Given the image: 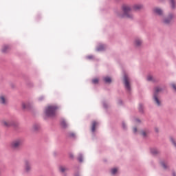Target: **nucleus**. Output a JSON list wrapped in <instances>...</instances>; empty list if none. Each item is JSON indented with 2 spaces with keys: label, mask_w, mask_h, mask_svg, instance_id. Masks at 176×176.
Here are the masks:
<instances>
[{
  "label": "nucleus",
  "mask_w": 176,
  "mask_h": 176,
  "mask_svg": "<svg viewBox=\"0 0 176 176\" xmlns=\"http://www.w3.org/2000/svg\"><path fill=\"white\" fill-rule=\"evenodd\" d=\"M123 127H124V124H123Z\"/></svg>",
  "instance_id": "obj_38"
},
{
  "label": "nucleus",
  "mask_w": 176,
  "mask_h": 176,
  "mask_svg": "<svg viewBox=\"0 0 176 176\" xmlns=\"http://www.w3.org/2000/svg\"><path fill=\"white\" fill-rule=\"evenodd\" d=\"M78 160H79V162H83V157L82 156V155H80L78 156Z\"/></svg>",
  "instance_id": "obj_27"
},
{
  "label": "nucleus",
  "mask_w": 176,
  "mask_h": 176,
  "mask_svg": "<svg viewBox=\"0 0 176 176\" xmlns=\"http://www.w3.org/2000/svg\"><path fill=\"white\" fill-rule=\"evenodd\" d=\"M56 109H57V107L56 106H48L45 109V115L48 117L54 116L56 114Z\"/></svg>",
  "instance_id": "obj_2"
},
{
  "label": "nucleus",
  "mask_w": 176,
  "mask_h": 176,
  "mask_svg": "<svg viewBox=\"0 0 176 176\" xmlns=\"http://www.w3.org/2000/svg\"><path fill=\"white\" fill-rule=\"evenodd\" d=\"M124 85L126 89V90H128L129 91H130L131 90V87H130V80L129 78V77L127 76V75L124 76Z\"/></svg>",
  "instance_id": "obj_6"
},
{
  "label": "nucleus",
  "mask_w": 176,
  "mask_h": 176,
  "mask_svg": "<svg viewBox=\"0 0 176 176\" xmlns=\"http://www.w3.org/2000/svg\"><path fill=\"white\" fill-rule=\"evenodd\" d=\"M59 170H60V173H65V171H67L68 170V168H67V167H65V166H60Z\"/></svg>",
  "instance_id": "obj_16"
},
{
  "label": "nucleus",
  "mask_w": 176,
  "mask_h": 176,
  "mask_svg": "<svg viewBox=\"0 0 176 176\" xmlns=\"http://www.w3.org/2000/svg\"><path fill=\"white\" fill-rule=\"evenodd\" d=\"M155 131L157 133V131H159V129L157 128H155Z\"/></svg>",
  "instance_id": "obj_35"
},
{
  "label": "nucleus",
  "mask_w": 176,
  "mask_h": 176,
  "mask_svg": "<svg viewBox=\"0 0 176 176\" xmlns=\"http://www.w3.org/2000/svg\"><path fill=\"white\" fill-rule=\"evenodd\" d=\"M60 125L63 129H67L68 127V124H67L65 120L63 119L60 120Z\"/></svg>",
  "instance_id": "obj_11"
},
{
  "label": "nucleus",
  "mask_w": 176,
  "mask_h": 176,
  "mask_svg": "<svg viewBox=\"0 0 176 176\" xmlns=\"http://www.w3.org/2000/svg\"><path fill=\"white\" fill-rule=\"evenodd\" d=\"M147 80H148V82H155V78H153V76H148L147 77Z\"/></svg>",
  "instance_id": "obj_20"
},
{
  "label": "nucleus",
  "mask_w": 176,
  "mask_h": 176,
  "mask_svg": "<svg viewBox=\"0 0 176 176\" xmlns=\"http://www.w3.org/2000/svg\"><path fill=\"white\" fill-rule=\"evenodd\" d=\"M161 165L162 166L163 168H167V164L162 162Z\"/></svg>",
  "instance_id": "obj_26"
},
{
  "label": "nucleus",
  "mask_w": 176,
  "mask_h": 176,
  "mask_svg": "<svg viewBox=\"0 0 176 176\" xmlns=\"http://www.w3.org/2000/svg\"><path fill=\"white\" fill-rule=\"evenodd\" d=\"M143 8L144 6H142V5L138 4L134 6L133 9L135 10H141V9H142Z\"/></svg>",
  "instance_id": "obj_14"
},
{
  "label": "nucleus",
  "mask_w": 176,
  "mask_h": 176,
  "mask_svg": "<svg viewBox=\"0 0 176 176\" xmlns=\"http://www.w3.org/2000/svg\"><path fill=\"white\" fill-rule=\"evenodd\" d=\"M8 97L5 95H1L0 96V104H2L3 105H6L8 104Z\"/></svg>",
  "instance_id": "obj_7"
},
{
  "label": "nucleus",
  "mask_w": 176,
  "mask_h": 176,
  "mask_svg": "<svg viewBox=\"0 0 176 176\" xmlns=\"http://www.w3.org/2000/svg\"><path fill=\"white\" fill-rule=\"evenodd\" d=\"M25 170L26 171V173H28V171H31V164L28 161H25Z\"/></svg>",
  "instance_id": "obj_9"
},
{
  "label": "nucleus",
  "mask_w": 176,
  "mask_h": 176,
  "mask_svg": "<svg viewBox=\"0 0 176 176\" xmlns=\"http://www.w3.org/2000/svg\"><path fill=\"white\" fill-rule=\"evenodd\" d=\"M69 136L70 137H75V133H72L69 134Z\"/></svg>",
  "instance_id": "obj_31"
},
{
  "label": "nucleus",
  "mask_w": 176,
  "mask_h": 176,
  "mask_svg": "<svg viewBox=\"0 0 176 176\" xmlns=\"http://www.w3.org/2000/svg\"><path fill=\"white\" fill-rule=\"evenodd\" d=\"M170 141H171L172 144H173V145L175 146H176V142H175V140H174V138H171Z\"/></svg>",
  "instance_id": "obj_28"
},
{
  "label": "nucleus",
  "mask_w": 176,
  "mask_h": 176,
  "mask_svg": "<svg viewBox=\"0 0 176 176\" xmlns=\"http://www.w3.org/2000/svg\"><path fill=\"white\" fill-rule=\"evenodd\" d=\"M98 123L96 121H94L92 122V126H91V131L92 133H94L96 131V126H97Z\"/></svg>",
  "instance_id": "obj_13"
},
{
  "label": "nucleus",
  "mask_w": 176,
  "mask_h": 176,
  "mask_svg": "<svg viewBox=\"0 0 176 176\" xmlns=\"http://www.w3.org/2000/svg\"><path fill=\"white\" fill-rule=\"evenodd\" d=\"M142 135L143 137H146L148 135V132H146L145 131H142Z\"/></svg>",
  "instance_id": "obj_25"
},
{
  "label": "nucleus",
  "mask_w": 176,
  "mask_h": 176,
  "mask_svg": "<svg viewBox=\"0 0 176 176\" xmlns=\"http://www.w3.org/2000/svg\"><path fill=\"white\" fill-rule=\"evenodd\" d=\"M122 10L124 12L123 15H120V17H127L128 19H133V14L131 8L129 6H124L122 7Z\"/></svg>",
  "instance_id": "obj_1"
},
{
  "label": "nucleus",
  "mask_w": 176,
  "mask_h": 176,
  "mask_svg": "<svg viewBox=\"0 0 176 176\" xmlns=\"http://www.w3.org/2000/svg\"><path fill=\"white\" fill-rule=\"evenodd\" d=\"M153 12L155 14H157L158 16H163V10L160 9V8H153Z\"/></svg>",
  "instance_id": "obj_8"
},
{
  "label": "nucleus",
  "mask_w": 176,
  "mask_h": 176,
  "mask_svg": "<svg viewBox=\"0 0 176 176\" xmlns=\"http://www.w3.org/2000/svg\"><path fill=\"white\" fill-rule=\"evenodd\" d=\"M104 80L106 82V83H111V82H112V80L109 77H105Z\"/></svg>",
  "instance_id": "obj_19"
},
{
  "label": "nucleus",
  "mask_w": 176,
  "mask_h": 176,
  "mask_svg": "<svg viewBox=\"0 0 176 176\" xmlns=\"http://www.w3.org/2000/svg\"><path fill=\"white\" fill-rule=\"evenodd\" d=\"M172 87L176 91V85L175 84H172Z\"/></svg>",
  "instance_id": "obj_29"
},
{
  "label": "nucleus",
  "mask_w": 176,
  "mask_h": 176,
  "mask_svg": "<svg viewBox=\"0 0 176 176\" xmlns=\"http://www.w3.org/2000/svg\"><path fill=\"white\" fill-rule=\"evenodd\" d=\"M133 133H137V128H133Z\"/></svg>",
  "instance_id": "obj_32"
},
{
  "label": "nucleus",
  "mask_w": 176,
  "mask_h": 176,
  "mask_svg": "<svg viewBox=\"0 0 176 176\" xmlns=\"http://www.w3.org/2000/svg\"><path fill=\"white\" fill-rule=\"evenodd\" d=\"M1 123L4 127H10L12 126V122L8 120H3Z\"/></svg>",
  "instance_id": "obj_10"
},
{
  "label": "nucleus",
  "mask_w": 176,
  "mask_h": 176,
  "mask_svg": "<svg viewBox=\"0 0 176 176\" xmlns=\"http://www.w3.org/2000/svg\"><path fill=\"white\" fill-rule=\"evenodd\" d=\"M87 58L91 59V58H93V56H87Z\"/></svg>",
  "instance_id": "obj_34"
},
{
  "label": "nucleus",
  "mask_w": 176,
  "mask_h": 176,
  "mask_svg": "<svg viewBox=\"0 0 176 176\" xmlns=\"http://www.w3.org/2000/svg\"><path fill=\"white\" fill-rule=\"evenodd\" d=\"M117 172H118V168H114L111 169V173H112L113 175L116 174Z\"/></svg>",
  "instance_id": "obj_23"
},
{
  "label": "nucleus",
  "mask_w": 176,
  "mask_h": 176,
  "mask_svg": "<svg viewBox=\"0 0 176 176\" xmlns=\"http://www.w3.org/2000/svg\"><path fill=\"white\" fill-rule=\"evenodd\" d=\"M8 49H9V46L6 45V46H4V47H3L2 52H3V53H5V52H6V51L8 50Z\"/></svg>",
  "instance_id": "obj_21"
},
{
  "label": "nucleus",
  "mask_w": 176,
  "mask_h": 176,
  "mask_svg": "<svg viewBox=\"0 0 176 176\" xmlns=\"http://www.w3.org/2000/svg\"><path fill=\"white\" fill-rule=\"evenodd\" d=\"M104 49H105V46H104L103 45H101L98 47L97 50L98 52H101L104 50Z\"/></svg>",
  "instance_id": "obj_18"
},
{
  "label": "nucleus",
  "mask_w": 176,
  "mask_h": 176,
  "mask_svg": "<svg viewBox=\"0 0 176 176\" xmlns=\"http://www.w3.org/2000/svg\"><path fill=\"white\" fill-rule=\"evenodd\" d=\"M92 82L94 83V85H97V83H98V78L93 79Z\"/></svg>",
  "instance_id": "obj_24"
},
{
  "label": "nucleus",
  "mask_w": 176,
  "mask_h": 176,
  "mask_svg": "<svg viewBox=\"0 0 176 176\" xmlns=\"http://www.w3.org/2000/svg\"><path fill=\"white\" fill-rule=\"evenodd\" d=\"M142 45V41L139 38L135 40V46H141Z\"/></svg>",
  "instance_id": "obj_12"
},
{
  "label": "nucleus",
  "mask_w": 176,
  "mask_h": 176,
  "mask_svg": "<svg viewBox=\"0 0 176 176\" xmlns=\"http://www.w3.org/2000/svg\"><path fill=\"white\" fill-rule=\"evenodd\" d=\"M38 100H39L40 101H42V100H43V97H40V98H38Z\"/></svg>",
  "instance_id": "obj_33"
},
{
  "label": "nucleus",
  "mask_w": 176,
  "mask_h": 176,
  "mask_svg": "<svg viewBox=\"0 0 176 176\" xmlns=\"http://www.w3.org/2000/svg\"><path fill=\"white\" fill-rule=\"evenodd\" d=\"M141 108H142V104L140 105V109H141Z\"/></svg>",
  "instance_id": "obj_36"
},
{
  "label": "nucleus",
  "mask_w": 176,
  "mask_h": 176,
  "mask_svg": "<svg viewBox=\"0 0 176 176\" xmlns=\"http://www.w3.org/2000/svg\"><path fill=\"white\" fill-rule=\"evenodd\" d=\"M151 153L153 154V155H157V153H159V151L156 150V149H153L151 150Z\"/></svg>",
  "instance_id": "obj_22"
},
{
  "label": "nucleus",
  "mask_w": 176,
  "mask_h": 176,
  "mask_svg": "<svg viewBox=\"0 0 176 176\" xmlns=\"http://www.w3.org/2000/svg\"><path fill=\"white\" fill-rule=\"evenodd\" d=\"M170 8L172 9H175V0H170Z\"/></svg>",
  "instance_id": "obj_15"
},
{
  "label": "nucleus",
  "mask_w": 176,
  "mask_h": 176,
  "mask_svg": "<svg viewBox=\"0 0 176 176\" xmlns=\"http://www.w3.org/2000/svg\"><path fill=\"white\" fill-rule=\"evenodd\" d=\"M21 145H23V140L17 139L11 143V148H12V149H19Z\"/></svg>",
  "instance_id": "obj_3"
},
{
  "label": "nucleus",
  "mask_w": 176,
  "mask_h": 176,
  "mask_svg": "<svg viewBox=\"0 0 176 176\" xmlns=\"http://www.w3.org/2000/svg\"><path fill=\"white\" fill-rule=\"evenodd\" d=\"M175 16L174 14H169L166 18H164L163 23L164 24H171L174 21Z\"/></svg>",
  "instance_id": "obj_5"
},
{
  "label": "nucleus",
  "mask_w": 176,
  "mask_h": 176,
  "mask_svg": "<svg viewBox=\"0 0 176 176\" xmlns=\"http://www.w3.org/2000/svg\"><path fill=\"white\" fill-rule=\"evenodd\" d=\"M173 176H175V173H173Z\"/></svg>",
  "instance_id": "obj_37"
},
{
  "label": "nucleus",
  "mask_w": 176,
  "mask_h": 176,
  "mask_svg": "<svg viewBox=\"0 0 176 176\" xmlns=\"http://www.w3.org/2000/svg\"><path fill=\"white\" fill-rule=\"evenodd\" d=\"M22 107L23 109H28V108H30V103H23Z\"/></svg>",
  "instance_id": "obj_17"
},
{
  "label": "nucleus",
  "mask_w": 176,
  "mask_h": 176,
  "mask_svg": "<svg viewBox=\"0 0 176 176\" xmlns=\"http://www.w3.org/2000/svg\"><path fill=\"white\" fill-rule=\"evenodd\" d=\"M160 91H162V88L159 87L155 88L154 100L158 107H160V100H159V98H157V93H160Z\"/></svg>",
  "instance_id": "obj_4"
},
{
  "label": "nucleus",
  "mask_w": 176,
  "mask_h": 176,
  "mask_svg": "<svg viewBox=\"0 0 176 176\" xmlns=\"http://www.w3.org/2000/svg\"><path fill=\"white\" fill-rule=\"evenodd\" d=\"M34 130H38V129H39V126L35 125V126H34Z\"/></svg>",
  "instance_id": "obj_30"
}]
</instances>
